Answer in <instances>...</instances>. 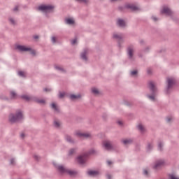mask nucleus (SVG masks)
I'll list each match as a JSON object with an SVG mask.
<instances>
[{
  "label": "nucleus",
  "instance_id": "28",
  "mask_svg": "<svg viewBox=\"0 0 179 179\" xmlns=\"http://www.w3.org/2000/svg\"><path fill=\"white\" fill-rule=\"evenodd\" d=\"M91 94H93V96H101V92L99 90H92Z\"/></svg>",
  "mask_w": 179,
  "mask_h": 179
},
{
  "label": "nucleus",
  "instance_id": "50",
  "mask_svg": "<svg viewBox=\"0 0 179 179\" xmlns=\"http://www.w3.org/2000/svg\"><path fill=\"white\" fill-rule=\"evenodd\" d=\"M108 165L111 166L113 164V162L111 161H107Z\"/></svg>",
  "mask_w": 179,
  "mask_h": 179
},
{
  "label": "nucleus",
  "instance_id": "7",
  "mask_svg": "<svg viewBox=\"0 0 179 179\" xmlns=\"http://www.w3.org/2000/svg\"><path fill=\"white\" fill-rule=\"evenodd\" d=\"M103 146L106 150H114V145L111 143V141H105L103 143Z\"/></svg>",
  "mask_w": 179,
  "mask_h": 179
},
{
  "label": "nucleus",
  "instance_id": "58",
  "mask_svg": "<svg viewBox=\"0 0 179 179\" xmlns=\"http://www.w3.org/2000/svg\"><path fill=\"white\" fill-rule=\"evenodd\" d=\"M126 106H129V103L127 102Z\"/></svg>",
  "mask_w": 179,
  "mask_h": 179
},
{
  "label": "nucleus",
  "instance_id": "21",
  "mask_svg": "<svg viewBox=\"0 0 179 179\" xmlns=\"http://www.w3.org/2000/svg\"><path fill=\"white\" fill-rule=\"evenodd\" d=\"M66 24H69L70 26H72V24H75V20L73 18H66L64 20Z\"/></svg>",
  "mask_w": 179,
  "mask_h": 179
},
{
  "label": "nucleus",
  "instance_id": "13",
  "mask_svg": "<svg viewBox=\"0 0 179 179\" xmlns=\"http://www.w3.org/2000/svg\"><path fill=\"white\" fill-rule=\"evenodd\" d=\"M117 25L119 27H125L127 26V23L125 22V20H124L121 18H119L117 20Z\"/></svg>",
  "mask_w": 179,
  "mask_h": 179
},
{
  "label": "nucleus",
  "instance_id": "44",
  "mask_svg": "<svg viewBox=\"0 0 179 179\" xmlns=\"http://www.w3.org/2000/svg\"><path fill=\"white\" fill-rule=\"evenodd\" d=\"M143 174H144V176H146L147 177L149 176V172L146 169H144Z\"/></svg>",
  "mask_w": 179,
  "mask_h": 179
},
{
  "label": "nucleus",
  "instance_id": "41",
  "mask_svg": "<svg viewBox=\"0 0 179 179\" xmlns=\"http://www.w3.org/2000/svg\"><path fill=\"white\" fill-rule=\"evenodd\" d=\"M51 41L53 44H55V43H57V38H55V36H52Z\"/></svg>",
  "mask_w": 179,
  "mask_h": 179
},
{
  "label": "nucleus",
  "instance_id": "3",
  "mask_svg": "<svg viewBox=\"0 0 179 179\" xmlns=\"http://www.w3.org/2000/svg\"><path fill=\"white\" fill-rule=\"evenodd\" d=\"M15 50H17L18 51H20L21 52H26L29 51V52H31V54L32 55H36V51H34V50L31 49V48H27L24 45H16Z\"/></svg>",
  "mask_w": 179,
  "mask_h": 179
},
{
  "label": "nucleus",
  "instance_id": "11",
  "mask_svg": "<svg viewBox=\"0 0 179 179\" xmlns=\"http://www.w3.org/2000/svg\"><path fill=\"white\" fill-rule=\"evenodd\" d=\"M155 146V143H153V141L148 142L147 143V145L145 147L147 152H152L153 150V148Z\"/></svg>",
  "mask_w": 179,
  "mask_h": 179
},
{
  "label": "nucleus",
  "instance_id": "26",
  "mask_svg": "<svg viewBox=\"0 0 179 179\" xmlns=\"http://www.w3.org/2000/svg\"><path fill=\"white\" fill-rule=\"evenodd\" d=\"M10 96L12 100H15L17 99V94H16V92L14 91H11L10 92Z\"/></svg>",
  "mask_w": 179,
  "mask_h": 179
},
{
  "label": "nucleus",
  "instance_id": "14",
  "mask_svg": "<svg viewBox=\"0 0 179 179\" xmlns=\"http://www.w3.org/2000/svg\"><path fill=\"white\" fill-rule=\"evenodd\" d=\"M70 100H72V101H75V100H79V99H82V95L80 94H78L77 95L71 94L69 95Z\"/></svg>",
  "mask_w": 179,
  "mask_h": 179
},
{
  "label": "nucleus",
  "instance_id": "40",
  "mask_svg": "<svg viewBox=\"0 0 179 179\" xmlns=\"http://www.w3.org/2000/svg\"><path fill=\"white\" fill-rule=\"evenodd\" d=\"M34 159L36 162H38L40 160V159H41V157H40V156H38V155H34Z\"/></svg>",
  "mask_w": 179,
  "mask_h": 179
},
{
  "label": "nucleus",
  "instance_id": "8",
  "mask_svg": "<svg viewBox=\"0 0 179 179\" xmlns=\"http://www.w3.org/2000/svg\"><path fill=\"white\" fill-rule=\"evenodd\" d=\"M162 166H164V160L159 159L157 162H155V166H153L154 170H157L160 169Z\"/></svg>",
  "mask_w": 179,
  "mask_h": 179
},
{
  "label": "nucleus",
  "instance_id": "18",
  "mask_svg": "<svg viewBox=\"0 0 179 179\" xmlns=\"http://www.w3.org/2000/svg\"><path fill=\"white\" fill-rule=\"evenodd\" d=\"M87 174L90 176V177H96L99 176V171H89L87 172Z\"/></svg>",
  "mask_w": 179,
  "mask_h": 179
},
{
  "label": "nucleus",
  "instance_id": "20",
  "mask_svg": "<svg viewBox=\"0 0 179 179\" xmlns=\"http://www.w3.org/2000/svg\"><path fill=\"white\" fill-rule=\"evenodd\" d=\"M126 9H131V10H138V7L134 4H127Z\"/></svg>",
  "mask_w": 179,
  "mask_h": 179
},
{
  "label": "nucleus",
  "instance_id": "2",
  "mask_svg": "<svg viewBox=\"0 0 179 179\" xmlns=\"http://www.w3.org/2000/svg\"><path fill=\"white\" fill-rule=\"evenodd\" d=\"M23 119V113H22V111L19 110L15 114H10L9 116V121L12 124L15 122H18V121H20V120Z\"/></svg>",
  "mask_w": 179,
  "mask_h": 179
},
{
  "label": "nucleus",
  "instance_id": "43",
  "mask_svg": "<svg viewBox=\"0 0 179 179\" xmlns=\"http://www.w3.org/2000/svg\"><path fill=\"white\" fill-rule=\"evenodd\" d=\"M54 125H55V128H59V122L55 121Z\"/></svg>",
  "mask_w": 179,
  "mask_h": 179
},
{
  "label": "nucleus",
  "instance_id": "60",
  "mask_svg": "<svg viewBox=\"0 0 179 179\" xmlns=\"http://www.w3.org/2000/svg\"><path fill=\"white\" fill-rule=\"evenodd\" d=\"M115 1H117V0H110V2H115Z\"/></svg>",
  "mask_w": 179,
  "mask_h": 179
},
{
  "label": "nucleus",
  "instance_id": "59",
  "mask_svg": "<svg viewBox=\"0 0 179 179\" xmlns=\"http://www.w3.org/2000/svg\"><path fill=\"white\" fill-rule=\"evenodd\" d=\"M141 44H143V41H140Z\"/></svg>",
  "mask_w": 179,
  "mask_h": 179
},
{
  "label": "nucleus",
  "instance_id": "32",
  "mask_svg": "<svg viewBox=\"0 0 179 179\" xmlns=\"http://www.w3.org/2000/svg\"><path fill=\"white\" fill-rule=\"evenodd\" d=\"M76 150H78L77 148H71L69 150V156H72V155H73V153L76 152Z\"/></svg>",
  "mask_w": 179,
  "mask_h": 179
},
{
  "label": "nucleus",
  "instance_id": "57",
  "mask_svg": "<svg viewBox=\"0 0 179 179\" xmlns=\"http://www.w3.org/2000/svg\"><path fill=\"white\" fill-rule=\"evenodd\" d=\"M148 73H149V74H150V73H151L150 70H148Z\"/></svg>",
  "mask_w": 179,
  "mask_h": 179
},
{
  "label": "nucleus",
  "instance_id": "31",
  "mask_svg": "<svg viewBox=\"0 0 179 179\" xmlns=\"http://www.w3.org/2000/svg\"><path fill=\"white\" fill-rule=\"evenodd\" d=\"M66 173H67V174H69V176H76V174H78V172L68 169Z\"/></svg>",
  "mask_w": 179,
  "mask_h": 179
},
{
  "label": "nucleus",
  "instance_id": "24",
  "mask_svg": "<svg viewBox=\"0 0 179 179\" xmlns=\"http://www.w3.org/2000/svg\"><path fill=\"white\" fill-rule=\"evenodd\" d=\"M50 107L52 110H54V111H55L56 113H59V108H58V106H57V104H55V103H52L50 105Z\"/></svg>",
  "mask_w": 179,
  "mask_h": 179
},
{
  "label": "nucleus",
  "instance_id": "47",
  "mask_svg": "<svg viewBox=\"0 0 179 179\" xmlns=\"http://www.w3.org/2000/svg\"><path fill=\"white\" fill-rule=\"evenodd\" d=\"M170 178L171 179H179L178 178H176V176H174V175H171Z\"/></svg>",
  "mask_w": 179,
  "mask_h": 179
},
{
  "label": "nucleus",
  "instance_id": "22",
  "mask_svg": "<svg viewBox=\"0 0 179 179\" xmlns=\"http://www.w3.org/2000/svg\"><path fill=\"white\" fill-rule=\"evenodd\" d=\"M64 138L69 143H75V141L72 139V136L68 134L65 135Z\"/></svg>",
  "mask_w": 179,
  "mask_h": 179
},
{
  "label": "nucleus",
  "instance_id": "39",
  "mask_svg": "<svg viewBox=\"0 0 179 179\" xmlns=\"http://www.w3.org/2000/svg\"><path fill=\"white\" fill-rule=\"evenodd\" d=\"M76 2H83V3H89V0H75Z\"/></svg>",
  "mask_w": 179,
  "mask_h": 179
},
{
  "label": "nucleus",
  "instance_id": "63",
  "mask_svg": "<svg viewBox=\"0 0 179 179\" xmlns=\"http://www.w3.org/2000/svg\"><path fill=\"white\" fill-rule=\"evenodd\" d=\"M44 90H48V89H47V88H45V89H44Z\"/></svg>",
  "mask_w": 179,
  "mask_h": 179
},
{
  "label": "nucleus",
  "instance_id": "42",
  "mask_svg": "<svg viewBox=\"0 0 179 179\" xmlns=\"http://www.w3.org/2000/svg\"><path fill=\"white\" fill-rule=\"evenodd\" d=\"M10 164H11V166H15V158L10 159Z\"/></svg>",
  "mask_w": 179,
  "mask_h": 179
},
{
  "label": "nucleus",
  "instance_id": "9",
  "mask_svg": "<svg viewBox=\"0 0 179 179\" xmlns=\"http://www.w3.org/2000/svg\"><path fill=\"white\" fill-rule=\"evenodd\" d=\"M157 96V90H152L151 92V94H147L148 99H149V100H151V101H155L156 100Z\"/></svg>",
  "mask_w": 179,
  "mask_h": 179
},
{
  "label": "nucleus",
  "instance_id": "23",
  "mask_svg": "<svg viewBox=\"0 0 179 179\" xmlns=\"http://www.w3.org/2000/svg\"><path fill=\"white\" fill-rule=\"evenodd\" d=\"M148 87H150V90H156V85L153 81L148 82Z\"/></svg>",
  "mask_w": 179,
  "mask_h": 179
},
{
  "label": "nucleus",
  "instance_id": "56",
  "mask_svg": "<svg viewBox=\"0 0 179 179\" xmlns=\"http://www.w3.org/2000/svg\"><path fill=\"white\" fill-rule=\"evenodd\" d=\"M169 93H170V91H169V90H166V91L165 92V94H169Z\"/></svg>",
  "mask_w": 179,
  "mask_h": 179
},
{
  "label": "nucleus",
  "instance_id": "49",
  "mask_svg": "<svg viewBox=\"0 0 179 179\" xmlns=\"http://www.w3.org/2000/svg\"><path fill=\"white\" fill-rule=\"evenodd\" d=\"M172 120L173 118L171 117H166V122H170Z\"/></svg>",
  "mask_w": 179,
  "mask_h": 179
},
{
  "label": "nucleus",
  "instance_id": "6",
  "mask_svg": "<svg viewBox=\"0 0 179 179\" xmlns=\"http://www.w3.org/2000/svg\"><path fill=\"white\" fill-rule=\"evenodd\" d=\"M161 13L162 15H166V16H173V11L167 6H165L162 8Z\"/></svg>",
  "mask_w": 179,
  "mask_h": 179
},
{
  "label": "nucleus",
  "instance_id": "1",
  "mask_svg": "<svg viewBox=\"0 0 179 179\" xmlns=\"http://www.w3.org/2000/svg\"><path fill=\"white\" fill-rule=\"evenodd\" d=\"M38 12H41L45 16H48V13H52L54 12V9H55V6L51 4H41L36 8Z\"/></svg>",
  "mask_w": 179,
  "mask_h": 179
},
{
  "label": "nucleus",
  "instance_id": "34",
  "mask_svg": "<svg viewBox=\"0 0 179 179\" xmlns=\"http://www.w3.org/2000/svg\"><path fill=\"white\" fill-rule=\"evenodd\" d=\"M8 20H9L10 24H13V26H15V25L16 24V20H15L14 18L10 17V18L8 19Z\"/></svg>",
  "mask_w": 179,
  "mask_h": 179
},
{
  "label": "nucleus",
  "instance_id": "27",
  "mask_svg": "<svg viewBox=\"0 0 179 179\" xmlns=\"http://www.w3.org/2000/svg\"><path fill=\"white\" fill-rule=\"evenodd\" d=\"M20 97L22 99V100H25V101H30V100L32 99L27 94L21 95Z\"/></svg>",
  "mask_w": 179,
  "mask_h": 179
},
{
  "label": "nucleus",
  "instance_id": "52",
  "mask_svg": "<svg viewBox=\"0 0 179 179\" xmlns=\"http://www.w3.org/2000/svg\"><path fill=\"white\" fill-rule=\"evenodd\" d=\"M91 90H98L97 87H93Z\"/></svg>",
  "mask_w": 179,
  "mask_h": 179
},
{
  "label": "nucleus",
  "instance_id": "5",
  "mask_svg": "<svg viewBox=\"0 0 179 179\" xmlns=\"http://www.w3.org/2000/svg\"><path fill=\"white\" fill-rule=\"evenodd\" d=\"M127 57L131 62L135 61V57L134 56V46H129L127 48Z\"/></svg>",
  "mask_w": 179,
  "mask_h": 179
},
{
  "label": "nucleus",
  "instance_id": "33",
  "mask_svg": "<svg viewBox=\"0 0 179 179\" xmlns=\"http://www.w3.org/2000/svg\"><path fill=\"white\" fill-rule=\"evenodd\" d=\"M55 70L58 71L59 72H64V68L59 66H55Z\"/></svg>",
  "mask_w": 179,
  "mask_h": 179
},
{
  "label": "nucleus",
  "instance_id": "54",
  "mask_svg": "<svg viewBox=\"0 0 179 179\" xmlns=\"http://www.w3.org/2000/svg\"><path fill=\"white\" fill-rule=\"evenodd\" d=\"M117 124L119 125H122V121H117Z\"/></svg>",
  "mask_w": 179,
  "mask_h": 179
},
{
  "label": "nucleus",
  "instance_id": "45",
  "mask_svg": "<svg viewBox=\"0 0 179 179\" xmlns=\"http://www.w3.org/2000/svg\"><path fill=\"white\" fill-rule=\"evenodd\" d=\"M13 12H17L19 10V6H15L13 9Z\"/></svg>",
  "mask_w": 179,
  "mask_h": 179
},
{
  "label": "nucleus",
  "instance_id": "12",
  "mask_svg": "<svg viewBox=\"0 0 179 179\" xmlns=\"http://www.w3.org/2000/svg\"><path fill=\"white\" fill-rule=\"evenodd\" d=\"M76 135L78 136H80V138H85L86 139H87L89 138H92V134H90V133L78 132V133H76Z\"/></svg>",
  "mask_w": 179,
  "mask_h": 179
},
{
  "label": "nucleus",
  "instance_id": "48",
  "mask_svg": "<svg viewBox=\"0 0 179 179\" xmlns=\"http://www.w3.org/2000/svg\"><path fill=\"white\" fill-rule=\"evenodd\" d=\"M152 20H154V22H157V20H158L157 17H156L155 16H152Z\"/></svg>",
  "mask_w": 179,
  "mask_h": 179
},
{
  "label": "nucleus",
  "instance_id": "15",
  "mask_svg": "<svg viewBox=\"0 0 179 179\" xmlns=\"http://www.w3.org/2000/svg\"><path fill=\"white\" fill-rule=\"evenodd\" d=\"M88 52H89V49L85 48L84 49L83 52L81 53L80 57L83 61H87V57L86 55Z\"/></svg>",
  "mask_w": 179,
  "mask_h": 179
},
{
  "label": "nucleus",
  "instance_id": "30",
  "mask_svg": "<svg viewBox=\"0 0 179 179\" xmlns=\"http://www.w3.org/2000/svg\"><path fill=\"white\" fill-rule=\"evenodd\" d=\"M34 101L38 104H45V101L44 99H34Z\"/></svg>",
  "mask_w": 179,
  "mask_h": 179
},
{
  "label": "nucleus",
  "instance_id": "16",
  "mask_svg": "<svg viewBox=\"0 0 179 179\" xmlns=\"http://www.w3.org/2000/svg\"><path fill=\"white\" fill-rule=\"evenodd\" d=\"M123 145H132L134 143V138H126L122 141Z\"/></svg>",
  "mask_w": 179,
  "mask_h": 179
},
{
  "label": "nucleus",
  "instance_id": "36",
  "mask_svg": "<svg viewBox=\"0 0 179 179\" xmlns=\"http://www.w3.org/2000/svg\"><path fill=\"white\" fill-rule=\"evenodd\" d=\"M65 92H59V99H64L65 97Z\"/></svg>",
  "mask_w": 179,
  "mask_h": 179
},
{
  "label": "nucleus",
  "instance_id": "53",
  "mask_svg": "<svg viewBox=\"0 0 179 179\" xmlns=\"http://www.w3.org/2000/svg\"><path fill=\"white\" fill-rule=\"evenodd\" d=\"M34 38L35 40H37L38 38V36H37V35L34 36Z\"/></svg>",
  "mask_w": 179,
  "mask_h": 179
},
{
  "label": "nucleus",
  "instance_id": "55",
  "mask_svg": "<svg viewBox=\"0 0 179 179\" xmlns=\"http://www.w3.org/2000/svg\"><path fill=\"white\" fill-rule=\"evenodd\" d=\"M20 136H21V138H24V133L21 134Z\"/></svg>",
  "mask_w": 179,
  "mask_h": 179
},
{
  "label": "nucleus",
  "instance_id": "17",
  "mask_svg": "<svg viewBox=\"0 0 179 179\" xmlns=\"http://www.w3.org/2000/svg\"><path fill=\"white\" fill-rule=\"evenodd\" d=\"M99 151L94 150V148L90 149L88 152H85L84 156H90V155H97Z\"/></svg>",
  "mask_w": 179,
  "mask_h": 179
},
{
  "label": "nucleus",
  "instance_id": "51",
  "mask_svg": "<svg viewBox=\"0 0 179 179\" xmlns=\"http://www.w3.org/2000/svg\"><path fill=\"white\" fill-rule=\"evenodd\" d=\"M106 177H107V178H108V179H111V175H110V174H108V175L106 176Z\"/></svg>",
  "mask_w": 179,
  "mask_h": 179
},
{
  "label": "nucleus",
  "instance_id": "10",
  "mask_svg": "<svg viewBox=\"0 0 179 179\" xmlns=\"http://www.w3.org/2000/svg\"><path fill=\"white\" fill-rule=\"evenodd\" d=\"M113 37L118 41H124V35L122 34L114 33Z\"/></svg>",
  "mask_w": 179,
  "mask_h": 179
},
{
  "label": "nucleus",
  "instance_id": "35",
  "mask_svg": "<svg viewBox=\"0 0 179 179\" xmlns=\"http://www.w3.org/2000/svg\"><path fill=\"white\" fill-rule=\"evenodd\" d=\"M138 130L141 131V132H143L145 131V128H143V126L142 124H138L137 126Z\"/></svg>",
  "mask_w": 179,
  "mask_h": 179
},
{
  "label": "nucleus",
  "instance_id": "19",
  "mask_svg": "<svg viewBox=\"0 0 179 179\" xmlns=\"http://www.w3.org/2000/svg\"><path fill=\"white\" fill-rule=\"evenodd\" d=\"M57 170L61 174H65L68 169H65L64 166L60 165L57 166Z\"/></svg>",
  "mask_w": 179,
  "mask_h": 179
},
{
  "label": "nucleus",
  "instance_id": "61",
  "mask_svg": "<svg viewBox=\"0 0 179 179\" xmlns=\"http://www.w3.org/2000/svg\"><path fill=\"white\" fill-rule=\"evenodd\" d=\"M119 9H120V10L122 9V7H119Z\"/></svg>",
  "mask_w": 179,
  "mask_h": 179
},
{
  "label": "nucleus",
  "instance_id": "38",
  "mask_svg": "<svg viewBox=\"0 0 179 179\" xmlns=\"http://www.w3.org/2000/svg\"><path fill=\"white\" fill-rule=\"evenodd\" d=\"M131 76H136V75H138V71L134 70L130 72Z\"/></svg>",
  "mask_w": 179,
  "mask_h": 179
},
{
  "label": "nucleus",
  "instance_id": "62",
  "mask_svg": "<svg viewBox=\"0 0 179 179\" xmlns=\"http://www.w3.org/2000/svg\"><path fill=\"white\" fill-rule=\"evenodd\" d=\"M103 120H106V117L103 116Z\"/></svg>",
  "mask_w": 179,
  "mask_h": 179
},
{
  "label": "nucleus",
  "instance_id": "25",
  "mask_svg": "<svg viewBox=\"0 0 179 179\" xmlns=\"http://www.w3.org/2000/svg\"><path fill=\"white\" fill-rule=\"evenodd\" d=\"M77 162L79 163V164H85V159H83L82 155L77 157Z\"/></svg>",
  "mask_w": 179,
  "mask_h": 179
},
{
  "label": "nucleus",
  "instance_id": "29",
  "mask_svg": "<svg viewBox=\"0 0 179 179\" xmlns=\"http://www.w3.org/2000/svg\"><path fill=\"white\" fill-rule=\"evenodd\" d=\"M163 146H164L163 141H159L158 142V150H159V152H163Z\"/></svg>",
  "mask_w": 179,
  "mask_h": 179
},
{
  "label": "nucleus",
  "instance_id": "46",
  "mask_svg": "<svg viewBox=\"0 0 179 179\" xmlns=\"http://www.w3.org/2000/svg\"><path fill=\"white\" fill-rule=\"evenodd\" d=\"M76 38L71 40V43L72 45H75V43H76Z\"/></svg>",
  "mask_w": 179,
  "mask_h": 179
},
{
  "label": "nucleus",
  "instance_id": "37",
  "mask_svg": "<svg viewBox=\"0 0 179 179\" xmlns=\"http://www.w3.org/2000/svg\"><path fill=\"white\" fill-rule=\"evenodd\" d=\"M18 75L21 78H26V73H24V71H18Z\"/></svg>",
  "mask_w": 179,
  "mask_h": 179
},
{
  "label": "nucleus",
  "instance_id": "64",
  "mask_svg": "<svg viewBox=\"0 0 179 179\" xmlns=\"http://www.w3.org/2000/svg\"><path fill=\"white\" fill-rule=\"evenodd\" d=\"M1 99H6V97H3V98H1Z\"/></svg>",
  "mask_w": 179,
  "mask_h": 179
},
{
  "label": "nucleus",
  "instance_id": "4",
  "mask_svg": "<svg viewBox=\"0 0 179 179\" xmlns=\"http://www.w3.org/2000/svg\"><path fill=\"white\" fill-rule=\"evenodd\" d=\"M177 83V79L174 77H169L166 78V85H167V89H171L173 86L176 85Z\"/></svg>",
  "mask_w": 179,
  "mask_h": 179
}]
</instances>
